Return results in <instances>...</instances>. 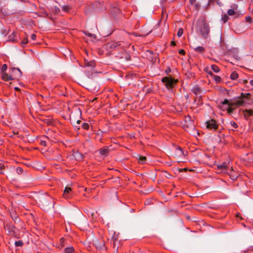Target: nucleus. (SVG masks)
Returning <instances> with one entry per match:
<instances>
[{"label":"nucleus","instance_id":"f257e3e1","mask_svg":"<svg viewBox=\"0 0 253 253\" xmlns=\"http://www.w3.org/2000/svg\"><path fill=\"white\" fill-rule=\"evenodd\" d=\"M36 201L39 206L44 210H47L48 207L54 203L52 197L46 194L39 195L37 197Z\"/></svg>","mask_w":253,"mask_h":253},{"label":"nucleus","instance_id":"f03ea898","mask_svg":"<svg viewBox=\"0 0 253 253\" xmlns=\"http://www.w3.org/2000/svg\"><path fill=\"white\" fill-rule=\"evenodd\" d=\"M162 82L165 84L168 89H172L178 82V80L172 79L171 77H165L162 79Z\"/></svg>","mask_w":253,"mask_h":253},{"label":"nucleus","instance_id":"7ed1b4c3","mask_svg":"<svg viewBox=\"0 0 253 253\" xmlns=\"http://www.w3.org/2000/svg\"><path fill=\"white\" fill-rule=\"evenodd\" d=\"M122 42H121L111 41L105 44L104 48L108 51V52L110 53L116 48H118L119 46H122Z\"/></svg>","mask_w":253,"mask_h":253},{"label":"nucleus","instance_id":"20e7f679","mask_svg":"<svg viewBox=\"0 0 253 253\" xmlns=\"http://www.w3.org/2000/svg\"><path fill=\"white\" fill-rule=\"evenodd\" d=\"M116 56L119 59L121 60L122 61H127L130 60L131 59L130 55L124 49H121Z\"/></svg>","mask_w":253,"mask_h":253},{"label":"nucleus","instance_id":"39448f33","mask_svg":"<svg viewBox=\"0 0 253 253\" xmlns=\"http://www.w3.org/2000/svg\"><path fill=\"white\" fill-rule=\"evenodd\" d=\"M199 31L202 36L206 38L210 32V27L209 24L206 22H202V24L199 29Z\"/></svg>","mask_w":253,"mask_h":253},{"label":"nucleus","instance_id":"423d86ee","mask_svg":"<svg viewBox=\"0 0 253 253\" xmlns=\"http://www.w3.org/2000/svg\"><path fill=\"white\" fill-rule=\"evenodd\" d=\"M219 126V124L214 119H211L206 122V127L211 130H216Z\"/></svg>","mask_w":253,"mask_h":253},{"label":"nucleus","instance_id":"0eeeda50","mask_svg":"<svg viewBox=\"0 0 253 253\" xmlns=\"http://www.w3.org/2000/svg\"><path fill=\"white\" fill-rule=\"evenodd\" d=\"M231 9H228L227 11V14L229 16L234 15L235 18H237L240 15L239 13L236 11L238 8L237 4H234L231 5Z\"/></svg>","mask_w":253,"mask_h":253},{"label":"nucleus","instance_id":"6e6552de","mask_svg":"<svg viewBox=\"0 0 253 253\" xmlns=\"http://www.w3.org/2000/svg\"><path fill=\"white\" fill-rule=\"evenodd\" d=\"M93 244L95 246V247L99 250H103V249H105V243L102 239H95L93 241Z\"/></svg>","mask_w":253,"mask_h":253},{"label":"nucleus","instance_id":"1a4fd4ad","mask_svg":"<svg viewBox=\"0 0 253 253\" xmlns=\"http://www.w3.org/2000/svg\"><path fill=\"white\" fill-rule=\"evenodd\" d=\"M244 103V101L241 98L239 97L236 100H231L229 106H233L235 108L242 106Z\"/></svg>","mask_w":253,"mask_h":253},{"label":"nucleus","instance_id":"9d476101","mask_svg":"<svg viewBox=\"0 0 253 253\" xmlns=\"http://www.w3.org/2000/svg\"><path fill=\"white\" fill-rule=\"evenodd\" d=\"M73 195L72 189L69 187H66L65 188L63 194V197L66 199H70Z\"/></svg>","mask_w":253,"mask_h":253},{"label":"nucleus","instance_id":"9b49d317","mask_svg":"<svg viewBox=\"0 0 253 253\" xmlns=\"http://www.w3.org/2000/svg\"><path fill=\"white\" fill-rule=\"evenodd\" d=\"M227 173L230 176V178L233 180H236L239 176V173L235 171L232 168H231V169L229 170Z\"/></svg>","mask_w":253,"mask_h":253},{"label":"nucleus","instance_id":"f8f14e48","mask_svg":"<svg viewBox=\"0 0 253 253\" xmlns=\"http://www.w3.org/2000/svg\"><path fill=\"white\" fill-rule=\"evenodd\" d=\"M217 169L219 170H221L222 172L227 173L229 170L228 167L225 163H222L221 165H218Z\"/></svg>","mask_w":253,"mask_h":253},{"label":"nucleus","instance_id":"ddd939ff","mask_svg":"<svg viewBox=\"0 0 253 253\" xmlns=\"http://www.w3.org/2000/svg\"><path fill=\"white\" fill-rule=\"evenodd\" d=\"M243 112L244 113V116L246 120H248L249 117L253 116V110L245 109L243 110Z\"/></svg>","mask_w":253,"mask_h":253},{"label":"nucleus","instance_id":"4468645a","mask_svg":"<svg viewBox=\"0 0 253 253\" xmlns=\"http://www.w3.org/2000/svg\"><path fill=\"white\" fill-rule=\"evenodd\" d=\"M84 66L85 67H90L91 68H94L96 65L95 62L94 60L88 61V60L84 59Z\"/></svg>","mask_w":253,"mask_h":253},{"label":"nucleus","instance_id":"2eb2a0df","mask_svg":"<svg viewBox=\"0 0 253 253\" xmlns=\"http://www.w3.org/2000/svg\"><path fill=\"white\" fill-rule=\"evenodd\" d=\"M1 79L4 81L13 80V78L10 75H8L5 72L1 73Z\"/></svg>","mask_w":253,"mask_h":253},{"label":"nucleus","instance_id":"dca6fc26","mask_svg":"<svg viewBox=\"0 0 253 253\" xmlns=\"http://www.w3.org/2000/svg\"><path fill=\"white\" fill-rule=\"evenodd\" d=\"M184 155L183 152L180 147H176L175 148V152L174 156L177 157H180Z\"/></svg>","mask_w":253,"mask_h":253},{"label":"nucleus","instance_id":"f3484780","mask_svg":"<svg viewBox=\"0 0 253 253\" xmlns=\"http://www.w3.org/2000/svg\"><path fill=\"white\" fill-rule=\"evenodd\" d=\"M192 91L195 95H199V94H200L201 93V87L199 85H196L192 88Z\"/></svg>","mask_w":253,"mask_h":253},{"label":"nucleus","instance_id":"a211bd4d","mask_svg":"<svg viewBox=\"0 0 253 253\" xmlns=\"http://www.w3.org/2000/svg\"><path fill=\"white\" fill-rule=\"evenodd\" d=\"M109 152V150L107 147L102 148L99 150V153L102 156H107Z\"/></svg>","mask_w":253,"mask_h":253},{"label":"nucleus","instance_id":"6ab92c4d","mask_svg":"<svg viewBox=\"0 0 253 253\" xmlns=\"http://www.w3.org/2000/svg\"><path fill=\"white\" fill-rule=\"evenodd\" d=\"M9 41L11 42H16L17 41L16 39V33L13 32L9 36Z\"/></svg>","mask_w":253,"mask_h":253},{"label":"nucleus","instance_id":"aec40b11","mask_svg":"<svg viewBox=\"0 0 253 253\" xmlns=\"http://www.w3.org/2000/svg\"><path fill=\"white\" fill-rule=\"evenodd\" d=\"M194 50L198 53H204L205 51V48L203 46H198L195 47Z\"/></svg>","mask_w":253,"mask_h":253},{"label":"nucleus","instance_id":"412c9836","mask_svg":"<svg viewBox=\"0 0 253 253\" xmlns=\"http://www.w3.org/2000/svg\"><path fill=\"white\" fill-rule=\"evenodd\" d=\"M251 97V94L249 93H242L241 94V97L240 98H246V99H250Z\"/></svg>","mask_w":253,"mask_h":253},{"label":"nucleus","instance_id":"4be33fe9","mask_svg":"<svg viewBox=\"0 0 253 253\" xmlns=\"http://www.w3.org/2000/svg\"><path fill=\"white\" fill-rule=\"evenodd\" d=\"M230 78L232 80H234L238 78V74L236 72H233L231 73Z\"/></svg>","mask_w":253,"mask_h":253},{"label":"nucleus","instance_id":"5701e85b","mask_svg":"<svg viewBox=\"0 0 253 253\" xmlns=\"http://www.w3.org/2000/svg\"><path fill=\"white\" fill-rule=\"evenodd\" d=\"M246 159L250 162H253V153H251L247 154V157Z\"/></svg>","mask_w":253,"mask_h":253},{"label":"nucleus","instance_id":"b1692460","mask_svg":"<svg viewBox=\"0 0 253 253\" xmlns=\"http://www.w3.org/2000/svg\"><path fill=\"white\" fill-rule=\"evenodd\" d=\"M74 252V249L72 247L66 248L65 249L66 253H73Z\"/></svg>","mask_w":253,"mask_h":253},{"label":"nucleus","instance_id":"393cba45","mask_svg":"<svg viewBox=\"0 0 253 253\" xmlns=\"http://www.w3.org/2000/svg\"><path fill=\"white\" fill-rule=\"evenodd\" d=\"M211 68L215 73H218L220 71L219 67L216 65H212Z\"/></svg>","mask_w":253,"mask_h":253},{"label":"nucleus","instance_id":"a878e982","mask_svg":"<svg viewBox=\"0 0 253 253\" xmlns=\"http://www.w3.org/2000/svg\"><path fill=\"white\" fill-rule=\"evenodd\" d=\"M146 161V157L144 156H140L138 159V163L143 164Z\"/></svg>","mask_w":253,"mask_h":253},{"label":"nucleus","instance_id":"bb28decb","mask_svg":"<svg viewBox=\"0 0 253 253\" xmlns=\"http://www.w3.org/2000/svg\"><path fill=\"white\" fill-rule=\"evenodd\" d=\"M84 33L86 36L90 37L92 39H95L96 38V36L95 34H93L87 32H84Z\"/></svg>","mask_w":253,"mask_h":253},{"label":"nucleus","instance_id":"cd10ccee","mask_svg":"<svg viewBox=\"0 0 253 253\" xmlns=\"http://www.w3.org/2000/svg\"><path fill=\"white\" fill-rule=\"evenodd\" d=\"M213 78L214 81L216 84H219L221 82V78L219 76L214 75Z\"/></svg>","mask_w":253,"mask_h":253},{"label":"nucleus","instance_id":"c85d7f7f","mask_svg":"<svg viewBox=\"0 0 253 253\" xmlns=\"http://www.w3.org/2000/svg\"><path fill=\"white\" fill-rule=\"evenodd\" d=\"M71 9V7L68 5L62 6V10L64 12H68Z\"/></svg>","mask_w":253,"mask_h":253},{"label":"nucleus","instance_id":"c756f323","mask_svg":"<svg viewBox=\"0 0 253 253\" xmlns=\"http://www.w3.org/2000/svg\"><path fill=\"white\" fill-rule=\"evenodd\" d=\"M229 106V108L227 109V112L229 114H232L234 110L236 108L234 107H233V106Z\"/></svg>","mask_w":253,"mask_h":253},{"label":"nucleus","instance_id":"7c9ffc66","mask_svg":"<svg viewBox=\"0 0 253 253\" xmlns=\"http://www.w3.org/2000/svg\"><path fill=\"white\" fill-rule=\"evenodd\" d=\"M228 16H227V15L226 14H224L222 15V21H223V22L224 23H225L226 22H227V21L228 20Z\"/></svg>","mask_w":253,"mask_h":253},{"label":"nucleus","instance_id":"2f4dec72","mask_svg":"<svg viewBox=\"0 0 253 253\" xmlns=\"http://www.w3.org/2000/svg\"><path fill=\"white\" fill-rule=\"evenodd\" d=\"M82 127L85 129V130H87L89 129V125L88 123H83L82 124Z\"/></svg>","mask_w":253,"mask_h":253},{"label":"nucleus","instance_id":"473e14b6","mask_svg":"<svg viewBox=\"0 0 253 253\" xmlns=\"http://www.w3.org/2000/svg\"><path fill=\"white\" fill-rule=\"evenodd\" d=\"M7 69V65L5 64H3L0 68L1 73L5 72V71Z\"/></svg>","mask_w":253,"mask_h":253},{"label":"nucleus","instance_id":"72a5a7b5","mask_svg":"<svg viewBox=\"0 0 253 253\" xmlns=\"http://www.w3.org/2000/svg\"><path fill=\"white\" fill-rule=\"evenodd\" d=\"M230 125L234 128H237L238 127V125H237V124L234 121L230 122Z\"/></svg>","mask_w":253,"mask_h":253},{"label":"nucleus","instance_id":"f704fd0d","mask_svg":"<svg viewBox=\"0 0 253 253\" xmlns=\"http://www.w3.org/2000/svg\"><path fill=\"white\" fill-rule=\"evenodd\" d=\"M16 247H22L23 245V243L22 241H18L15 242Z\"/></svg>","mask_w":253,"mask_h":253},{"label":"nucleus","instance_id":"c9c22d12","mask_svg":"<svg viewBox=\"0 0 253 253\" xmlns=\"http://www.w3.org/2000/svg\"><path fill=\"white\" fill-rule=\"evenodd\" d=\"M28 39L27 38L24 39L21 42V44L22 46H25V45L28 43Z\"/></svg>","mask_w":253,"mask_h":253},{"label":"nucleus","instance_id":"e433bc0d","mask_svg":"<svg viewBox=\"0 0 253 253\" xmlns=\"http://www.w3.org/2000/svg\"><path fill=\"white\" fill-rule=\"evenodd\" d=\"M112 240L113 241V248L116 249V250H117L118 249V247H116V243H115V242L116 241V238L115 237H112Z\"/></svg>","mask_w":253,"mask_h":253},{"label":"nucleus","instance_id":"4c0bfd02","mask_svg":"<svg viewBox=\"0 0 253 253\" xmlns=\"http://www.w3.org/2000/svg\"><path fill=\"white\" fill-rule=\"evenodd\" d=\"M183 33V29L182 28H180V29H179V30H178V31L177 32V36L178 37H180L182 35Z\"/></svg>","mask_w":253,"mask_h":253},{"label":"nucleus","instance_id":"58836bf2","mask_svg":"<svg viewBox=\"0 0 253 253\" xmlns=\"http://www.w3.org/2000/svg\"><path fill=\"white\" fill-rule=\"evenodd\" d=\"M11 70H12V72H13L15 70L17 71L18 72L19 76V77L21 76L22 72L20 71V70L19 68H11Z\"/></svg>","mask_w":253,"mask_h":253},{"label":"nucleus","instance_id":"ea45409f","mask_svg":"<svg viewBox=\"0 0 253 253\" xmlns=\"http://www.w3.org/2000/svg\"><path fill=\"white\" fill-rule=\"evenodd\" d=\"M246 21L247 22H249L250 23H251L252 22V19L250 16H247L246 17Z\"/></svg>","mask_w":253,"mask_h":253},{"label":"nucleus","instance_id":"a19ab883","mask_svg":"<svg viewBox=\"0 0 253 253\" xmlns=\"http://www.w3.org/2000/svg\"><path fill=\"white\" fill-rule=\"evenodd\" d=\"M4 169V166L3 164H0V174H3V172L2 171V169Z\"/></svg>","mask_w":253,"mask_h":253},{"label":"nucleus","instance_id":"79ce46f5","mask_svg":"<svg viewBox=\"0 0 253 253\" xmlns=\"http://www.w3.org/2000/svg\"><path fill=\"white\" fill-rule=\"evenodd\" d=\"M230 103V101H229L227 99H225L224 101L222 102V104H227L228 106H229V104Z\"/></svg>","mask_w":253,"mask_h":253},{"label":"nucleus","instance_id":"37998d69","mask_svg":"<svg viewBox=\"0 0 253 253\" xmlns=\"http://www.w3.org/2000/svg\"><path fill=\"white\" fill-rule=\"evenodd\" d=\"M17 172L18 174H21L22 172H23V169L22 168H20V167H18L17 168Z\"/></svg>","mask_w":253,"mask_h":253},{"label":"nucleus","instance_id":"c03bdc74","mask_svg":"<svg viewBox=\"0 0 253 253\" xmlns=\"http://www.w3.org/2000/svg\"><path fill=\"white\" fill-rule=\"evenodd\" d=\"M54 11H55V13H58L59 12H60V9L59 7H57V6H54Z\"/></svg>","mask_w":253,"mask_h":253},{"label":"nucleus","instance_id":"a18cd8bd","mask_svg":"<svg viewBox=\"0 0 253 253\" xmlns=\"http://www.w3.org/2000/svg\"><path fill=\"white\" fill-rule=\"evenodd\" d=\"M178 52H179V53L180 54H182V55H185V50L184 49H182L179 50Z\"/></svg>","mask_w":253,"mask_h":253},{"label":"nucleus","instance_id":"49530a36","mask_svg":"<svg viewBox=\"0 0 253 253\" xmlns=\"http://www.w3.org/2000/svg\"><path fill=\"white\" fill-rule=\"evenodd\" d=\"M86 75L89 78H91L92 77V73H90L89 71H85Z\"/></svg>","mask_w":253,"mask_h":253},{"label":"nucleus","instance_id":"de8ad7c7","mask_svg":"<svg viewBox=\"0 0 253 253\" xmlns=\"http://www.w3.org/2000/svg\"><path fill=\"white\" fill-rule=\"evenodd\" d=\"M165 72L167 75H169V73L171 72V69L169 67H168L166 70Z\"/></svg>","mask_w":253,"mask_h":253},{"label":"nucleus","instance_id":"09e8293b","mask_svg":"<svg viewBox=\"0 0 253 253\" xmlns=\"http://www.w3.org/2000/svg\"><path fill=\"white\" fill-rule=\"evenodd\" d=\"M36 35L35 34H32L31 36V39L32 40H35L36 39Z\"/></svg>","mask_w":253,"mask_h":253},{"label":"nucleus","instance_id":"8fccbe9b","mask_svg":"<svg viewBox=\"0 0 253 253\" xmlns=\"http://www.w3.org/2000/svg\"><path fill=\"white\" fill-rule=\"evenodd\" d=\"M236 216L237 217H240L241 219H242V217H241V214L239 212H238L236 214Z\"/></svg>","mask_w":253,"mask_h":253},{"label":"nucleus","instance_id":"3c124183","mask_svg":"<svg viewBox=\"0 0 253 253\" xmlns=\"http://www.w3.org/2000/svg\"><path fill=\"white\" fill-rule=\"evenodd\" d=\"M204 71L209 74V73H210V71L211 70L208 68H206L204 69Z\"/></svg>","mask_w":253,"mask_h":253},{"label":"nucleus","instance_id":"603ef678","mask_svg":"<svg viewBox=\"0 0 253 253\" xmlns=\"http://www.w3.org/2000/svg\"><path fill=\"white\" fill-rule=\"evenodd\" d=\"M204 71L209 74V73H210V71L211 70L208 68H206L204 69Z\"/></svg>","mask_w":253,"mask_h":253},{"label":"nucleus","instance_id":"864d4df0","mask_svg":"<svg viewBox=\"0 0 253 253\" xmlns=\"http://www.w3.org/2000/svg\"><path fill=\"white\" fill-rule=\"evenodd\" d=\"M114 12L115 13H119L120 12V9H119L118 8H116L115 9H114Z\"/></svg>","mask_w":253,"mask_h":253},{"label":"nucleus","instance_id":"5fc2aeb1","mask_svg":"<svg viewBox=\"0 0 253 253\" xmlns=\"http://www.w3.org/2000/svg\"><path fill=\"white\" fill-rule=\"evenodd\" d=\"M41 144L42 145H43V146H45V145H46V143H45V141H41Z\"/></svg>","mask_w":253,"mask_h":253},{"label":"nucleus","instance_id":"6e6d98bb","mask_svg":"<svg viewBox=\"0 0 253 253\" xmlns=\"http://www.w3.org/2000/svg\"><path fill=\"white\" fill-rule=\"evenodd\" d=\"M209 75H210V76H212V77H213V76L214 75L212 72H211V71H210V73H209Z\"/></svg>","mask_w":253,"mask_h":253},{"label":"nucleus","instance_id":"4d7b16f0","mask_svg":"<svg viewBox=\"0 0 253 253\" xmlns=\"http://www.w3.org/2000/svg\"><path fill=\"white\" fill-rule=\"evenodd\" d=\"M170 45H175V42L174 41H171L170 42Z\"/></svg>","mask_w":253,"mask_h":253},{"label":"nucleus","instance_id":"13d9d810","mask_svg":"<svg viewBox=\"0 0 253 253\" xmlns=\"http://www.w3.org/2000/svg\"><path fill=\"white\" fill-rule=\"evenodd\" d=\"M195 1V0H190V3L191 4H193V3Z\"/></svg>","mask_w":253,"mask_h":253},{"label":"nucleus","instance_id":"bf43d9fd","mask_svg":"<svg viewBox=\"0 0 253 253\" xmlns=\"http://www.w3.org/2000/svg\"><path fill=\"white\" fill-rule=\"evenodd\" d=\"M81 121L80 120H78L77 121V124H80L81 123Z\"/></svg>","mask_w":253,"mask_h":253},{"label":"nucleus","instance_id":"052dcab7","mask_svg":"<svg viewBox=\"0 0 253 253\" xmlns=\"http://www.w3.org/2000/svg\"><path fill=\"white\" fill-rule=\"evenodd\" d=\"M147 52L150 53V54H153V51H151V50H147Z\"/></svg>","mask_w":253,"mask_h":253},{"label":"nucleus","instance_id":"680f3d73","mask_svg":"<svg viewBox=\"0 0 253 253\" xmlns=\"http://www.w3.org/2000/svg\"><path fill=\"white\" fill-rule=\"evenodd\" d=\"M250 83H251V85H253V80H252L250 81Z\"/></svg>","mask_w":253,"mask_h":253},{"label":"nucleus","instance_id":"e2e57ef3","mask_svg":"<svg viewBox=\"0 0 253 253\" xmlns=\"http://www.w3.org/2000/svg\"><path fill=\"white\" fill-rule=\"evenodd\" d=\"M248 83V81H247V80H244V84H246V83Z\"/></svg>","mask_w":253,"mask_h":253},{"label":"nucleus","instance_id":"0e129e2a","mask_svg":"<svg viewBox=\"0 0 253 253\" xmlns=\"http://www.w3.org/2000/svg\"><path fill=\"white\" fill-rule=\"evenodd\" d=\"M242 225L245 227H246V225L244 224V223H242Z\"/></svg>","mask_w":253,"mask_h":253},{"label":"nucleus","instance_id":"69168bd1","mask_svg":"<svg viewBox=\"0 0 253 253\" xmlns=\"http://www.w3.org/2000/svg\"><path fill=\"white\" fill-rule=\"evenodd\" d=\"M47 123L48 125H49L50 124V121H48L47 122Z\"/></svg>","mask_w":253,"mask_h":253},{"label":"nucleus","instance_id":"338daca9","mask_svg":"<svg viewBox=\"0 0 253 253\" xmlns=\"http://www.w3.org/2000/svg\"><path fill=\"white\" fill-rule=\"evenodd\" d=\"M151 31H150L149 32H148V33H147L145 35H148V34H149L150 33H151Z\"/></svg>","mask_w":253,"mask_h":253},{"label":"nucleus","instance_id":"774afa93","mask_svg":"<svg viewBox=\"0 0 253 253\" xmlns=\"http://www.w3.org/2000/svg\"><path fill=\"white\" fill-rule=\"evenodd\" d=\"M63 240H64V239H63V238H61V239H60V241H63Z\"/></svg>","mask_w":253,"mask_h":253}]
</instances>
